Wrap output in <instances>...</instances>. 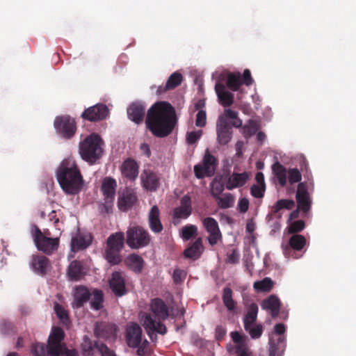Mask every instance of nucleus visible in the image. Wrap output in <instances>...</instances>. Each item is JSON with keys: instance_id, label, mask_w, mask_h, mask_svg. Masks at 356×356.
I'll use <instances>...</instances> for the list:
<instances>
[{"instance_id": "nucleus-14", "label": "nucleus", "mask_w": 356, "mask_h": 356, "mask_svg": "<svg viewBox=\"0 0 356 356\" xmlns=\"http://www.w3.org/2000/svg\"><path fill=\"white\" fill-rule=\"evenodd\" d=\"M217 140L220 145H227L232 139V131L227 118L219 116L217 122Z\"/></svg>"}, {"instance_id": "nucleus-58", "label": "nucleus", "mask_w": 356, "mask_h": 356, "mask_svg": "<svg viewBox=\"0 0 356 356\" xmlns=\"http://www.w3.org/2000/svg\"><path fill=\"white\" fill-rule=\"evenodd\" d=\"M207 122V114L205 111L200 110L196 115L195 124L197 127H203Z\"/></svg>"}, {"instance_id": "nucleus-28", "label": "nucleus", "mask_w": 356, "mask_h": 356, "mask_svg": "<svg viewBox=\"0 0 356 356\" xmlns=\"http://www.w3.org/2000/svg\"><path fill=\"white\" fill-rule=\"evenodd\" d=\"M280 306L281 302L275 295H270L261 303V307L263 309L270 311L273 318H276L279 315Z\"/></svg>"}, {"instance_id": "nucleus-39", "label": "nucleus", "mask_w": 356, "mask_h": 356, "mask_svg": "<svg viewBox=\"0 0 356 356\" xmlns=\"http://www.w3.org/2000/svg\"><path fill=\"white\" fill-rule=\"evenodd\" d=\"M54 312L60 321V323L66 327H69L71 324L68 312L64 308L63 306L59 303L56 302L54 306Z\"/></svg>"}, {"instance_id": "nucleus-1", "label": "nucleus", "mask_w": 356, "mask_h": 356, "mask_svg": "<svg viewBox=\"0 0 356 356\" xmlns=\"http://www.w3.org/2000/svg\"><path fill=\"white\" fill-rule=\"evenodd\" d=\"M145 124L154 136L165 138L172 132L177 124L175 110L168 102H158L147 111Z\"/></svg>"}, {"instance_id": "nucleus-62", "label": "nucleus", "mask_w": 356, "mask_h": 356, "mask_svg": "<svg viewBox=\"0 0 356 356\" xmlns=\"http://www.w3.org/2000/svg\"><path fill=\"white\" fill-rule=\"evenodd\" d=\"M186 277V273L184 270L176 268L173 272V281L175 283L177 284L184 280Z\"/></svg>"}, {"instance_id": "nucleus-13", "label": "nucleus", "mask_w": 356, "mask_h": 356, "mask_svg": "<svg viewBox=\"0 0 356 356\" xmlns=\"http://www.w3.org/2000/svg\"><path fill=\"white\" fill-rule=\"evenodd\" d=\"M108 114V109L104 104H97L86 109L81 117L90 122H97L105 119Z\"/></svg>"}, {"instance_id": "nucleus-56", "label": "nucleus", "mask_w": 356, "mask_h": 356, "mask_svg": "<svg viewBox=\"0 0 356 356\" xmlns=\"http://www.w3.org/2000/svg\"><path fill=\"white\" fill-rule=\"evenodd\" d=\"M265 187L254 184L250 188L251 195L256 198H261L264 195Z\"/></svg>"}, {"instance_id": "nucleus-61", "label": "nucleus", "mask_w": 356, "mask_h": 356, "mask_svg": "<svg viewBox=\"0 0 356 356\" xmlns=\"http://www.w3.org/2000/svg\"><path fill=\"white\" fill-rule=\"evenodd\" d=\"M242 84L249 86L252 84L253 79L251 72L248 69H245L241 75Z\"/></svg>"}, {"instance_id": "nucleus-27", "label": "nucleus", "mask_w": 356, "mask_h": 356, "mask_svg": "<svg viewBox=\"0 0 356 356\" xmlns=\"http://www.w3.org/2000/svg\"><path fill=\"white\" fill-rule=\"evenodd\" d=\"M182 80V74L179 72H175L168 79L165 86L158 87L156 94L161 95L168 90L175 89L181 83Z\"/></svg>"}, {"instance_id": "nucleus-23", "label": "nucleus", "mask_w": 356, "mask_h": 356, "mask_svg": "<svg viewBox=\"0 0 356 356\" xmlns=\"http://www.w3.org/2000/svg\"><path fill=\"white\" fill-rule=\"evenodd\" d=\"M143 186L150 191H154L159 186V178L156 173L149 169H145L140 175Z\"/></svg>"}, {"instance_id": "nucleus-31", "label": "nucleus", "mask_w": 356, "mask_h": 356, "mask_svg": "<svg viewBox=\"0 0 356 356\" xmlns=\"http://www.w3.org/2000/svg\"><path fill=\"white\" fill-rule=\"evenodd\" d=\"M272 172L277 179L280 186L284 187L287 183V172L286 168L279 161L275 162L272 165Z\"/></svg>"}, {"instance_id": "nucleus-40", "label": "nucleus", "mask_w": 356, "mask_h": 356, "mask_svg": "<svg viewBox=\"0 0 356 356\" xmlns=\"http://www.w3.org/2000/svg\"><path fill=\"white\" fill-rule=\"evenodd\" d=\"M211 194L214 197H218L225 190V177L221 176L220 177H216L211 183Z\"/></svg>"}, {"instance_id": "nucleus-35", "label": "nucleus", "mask_w": 356, "mask_h": 356, "mask_svg": "<svg viewBox=\"0 0 356 356\" xmlns=\"http://www.w3.org/2000/svg\"><path fill=\"white\" fill-rule=\"evenodd\" d=\"M123 246H108L106 251V259L111 265H116L121 262L122 258L120 254Z\"/></svg>"}, {"instance_id": "nucleus-17", "label": "nucleus", "mask_w": 356, "mask_h": 356, "mask_svg": "<svg viewBox=\"0 0 356 356\" xmlns=\"http://www.w3.org/2000/svg\"><path fill=\"white\" fill-rule=\"evenodd\" d=\"M122 176L131 181H134L139 173L138 163L131 158L125 159L120 167Z\"/></svg>"}, {"instance_id": "nucleus-57", "label": "nucleus", "mask_w": 356, "mask_h": 356, "mask_svg": "<svg viewBox=\"0 0 356 356\" xmlns=\"http://www.w3.org/2000/svg\"><path fill=\"white\" fill-rule=\"evenodd\" d=\"M305 227V222L302 220H298L292 222L289 227V231L290 233H296L302 231Z\"/></svg>"}, {"instance_id": "nucleus-48", "label": "nucleus", "mask_w": 356, "mask_h": 356, "mask_svg": "<svg viewBox=\"0 0 356 356\" xmlns=\"http://www.w3.org/2000/svg\"><path fill=\"white\" fill-rule=\"evenodd\" d=\"M204 246H188L184 252V256L186 258L197 259L202 254Z\"/></svg>"}, {"instance_id": "nucleus-47", "label": "nucleus", "mask_w": 356, "mask_h": 356, "mask_svg": "<svg viewBox=\"0 0 356 356\" xmlns=\"http://www.w3.org/2000/svg\"><path fill=\"white\" fill-rule=\"evenodd\" d=\"M215 199L221 209L230 208L234 202V197L231 193H225L222 196L219 195Z\"/></svg>"}, {"instance_id": "nucleus-34", "label": "nucleus", "mask_w": 356, "mask_h": 356, "mask_svg": "<svg viewBox=\"0 0 356 356\" xmlns=\"http://www.w3.org/2000/svg\"><path fill=\"white\" fill-rule=\"evenodd\" d=\"M258 306L255 303H252L243 318V326L245 330H248L249 326L253 325L257 318Z\"/></svg>"}, {"instance_id": "nucleus-53", "label": "nucleus", "mask_w": 356, "mask_h": 356, "mask_svg": "<svg viewBox=\"0 0 356 356\" xmlns=\"http://www.w3.org/2000/svg\"><path fill=\"white\" fill-rule=\"evenodd\" d=\"M197 232V227L195 225H187L182 228L181 235L185 240H189Z\"/></svg>"}, {"instance_id": "nucleus-24", "label": "nucleus", "mask_w": 356, "mask_h": 356, "mask_svg": "<svg viewBox=\"0 0 356 356\" xmlns=\"http://www.w3.org/2000/svg\"><path fill=\"white\" fill-rule=\"evenodd\" d=\"M269 345V356H281L286 348V338L284 336H272Z\"/></svg>"}, {"instance_id": "nucleus-18", "label": "nucleus", "mask_w": 356, "mask_h": 356, "mask_svg": "<svg viewBox=\"0 0 356 356\" xmlns=\"http://www.w3.org/2000/svg\"><path fill=\"white\" fill-rule=\"evenodd\" d=\"M137 200L136 192L131 188H126L119 194L118 200V209L122 211H127L134 205Z\"/></svg>"}, {"instance_id": "nucleus-45", "label": "nucleus", "mask_w": 356, "mask_h": 356, "mask_svg": "<svg viewBox=\"0 0 356 356\" xmlns=\"http://www.w3.org/2000/svg\"><path fill=\"white\" fill-rule=\"evenodd\" d=\"M259 128V123L254 120H249L248 123L243 127V136L245 138H250L254 136Z\"/></svg>"}, {"instance_id": "nucleus-46", "label": "nucleus", "mask_w": 356, "mask_h": 356, "mask_svg": "<svg viewBox=\"0 0 356 356\" xmlns=\"http://www.w3.org/2000/svg\"><path fill=\"white\" fill-rule=\"evenodd\" d=\"M284 254L287 258L298 259L305 246H282Z\"/></svg>"}, {"instance_id": "nucleus-7", "label": "nucleus", "mask_w": 356, "mask_h": 356, "mask_svg": "<svg viewBox=\"0 0 356 356\" xmlns=\"http://www.w3.org/2000/svg\"><path fill=\"white\" fill-rule=\"evenodd\" d=\"M54 127L57 134L65 139L72 138L77 129L76 120L67 115L57 116Z\"/></svg>"}, {"instance_id": "nucleus-20", "label": "nucleus", "mask_w": 356, "mask_h": 356, "mask_svg": "<svg viewBox=\"0 0 356 356\" xmlns=\"http://www.w3.org/2000/svg\"><path fill=\"white\" fill-rule=\"evenodd\" d=\"M192 213V202L189 195H185L180 200V205L174 209L173 219H186Z\"/></svg>"}, {"instance_id": "nucleus-22", "label": "nucleus", "mask_w": 356, "mask_h": 356, "mask_svg": "<svg viewBox=\"0 0 356 356\" xmlns=\"http://www.w3.org/2000/svg\"><path fill=\"white\" fill-rule=\"evenodd\" d=\"M145 106L139 102L131 103L127 108V115L130 120L136 124H140L145 118Z\"/></svg>"}, {"instance_id": "nucleus-6", "label": "nucleus", "mask_w": 356, "mask_h": 356, "mask_svg": "<svg viewBox=\"0 0 356 356\" xmlns=\"http://www.w3.org/2000/svg\"><path fill=\"white\" fill-rule=\"evenodd\" d=\"M218 165V159L206 149L202 163L194 166V173L197 179L211 177L214 175Z\"/></svg>"}, {"instance_id": "nucleus-36", "label": "nucleus", "mask_w": 356, "mask_h": 356, "mask_svg": "<svg viewBox=\"0 0 356 356\" xmlns=\"http://www.w3.org/2000/svg\"><path fill=\"white\" fill-rule=\"evenodd\" d=\"M242 85L240 72H229L227 75L226 86L232 91H238Z\"/></svg>"}, {"instance_id": "nucleus-26", "label": "nucleus", "mask_w": 356, "mask_h": 356, "mask_svg": "<svg viewBox=\"0 0 356 356\" xmlns=\"http://www.w3.org/2000/svg\"><path fill=\"white\" fill-rule=\"evenodd\" d=\"M215 90L218 98L219 103L224 107H229L234 103V95L226 90L225 86L217 83L215 86Z\"/></svg>"}, {"instance_id": "nucleus-51", "label": "nucleus", "mask_w": 356, "mask_h": 356, "mask_svg": "<svg viewBox=\"0 0 356 356\" xmlns=\"http://www.w3.org/2000/svg\"><path fill=\"white\" fill-rule=\"evenodd\" d=\"M124 234L122 232L112 234L106 241V245H124Z\"/></svg>"}, {"instance_id": "nucleus-43", "label": "nucleus", "mask_w": 356, "mask_h": 356, "mask_svg": "<svg viewBox=\"0 0 356 356\" xmlns=\"http://www.w3.org/2000/svg\"><path fill=\"white\" fill-rule=\"evenodd\" d=\"M232 290L229 287H225L222 293V302L229 311H234L236 307V302L232 298Z\"/></svg>"}, {"instance_id": "nucleus-42", "label": "nucleus", "mask_w": 356, "mask_h": 356, "mask_svg": "<svg viewBox=\"0 0 356 356\" xmlns=\"http://www.w3.org/2000/svg\"><path fill=\"white\" fill-rule=\"evenodd\" d=\"M92 237L91 234L88 232H79L74 237H72L70 245H91Z\"/></svg>"}, {"instance_id": "nucleus-29", "label": "nucleus", "mask_w": 356, "mask_h": 356, "mask_svg": "<svg viewBox=\"0 0 356 356\" xmlns=\"http://www.w3.org/2000/svg\"><path fill=\"white\" fill-rule=\"evenodd\" d=\"M90 297V293L88 289L83 286H78L74 296L72 302L73 308H81L88 301Z\"/></svg>"}, {"instance_id": "nucleus-9", "label": "nucleus", "mask_w": 356, "mask_h": 356, "mask_svg": "<svg viewBox=\"0 0 356 356\" xmlns=\"http://www.w3.org/2000/svg\"><path fill=\"white\" fill-rule=\"evenodd\" d=\"M150 241L149 234L142 227H131L127 231V245H149Z\"/></svg>"}, {"instance_id": "nucleus-52", "label": "nucleus", "mask_w": 356, "mask_h": 356, "mask_svg": "<svg viewBox=\"0 0 356 356\" xmlns=\"http://www.w3.org/2000/svg\"><path fill=\"white\" fill-rule=\"evenodd\" d=\"M245 330L249 333L252 339H256L260 338L262 335L263 326L261 324H254L249 326L248 330Z\"/></svg>"}, {"instance_id": "nucleus-41", "label": "nucleus", "mask_w": 356, "mask_h": 356, "mask_svg": "<svg viewBox=\"0 0 356 356\" xmlns=\"http://www.w3.org/2000/svg\"><path fill=\"white\" fill-rule=\"evenodd\" d=\"M49 337H48L47 344L42 343H35L31 346V352L35 356H49Z\"/></svg>"}, {"instance_id": "nucleus-54", "label": "nucleus", "mask_w": 356, "mask_h": 356, "mask_svg": "<svg viewBox=\"0 0 356 356\" xmlns=\"http://www.w3.org/2000/svg\"><path fill=\"white\" fill-rule=\"evenodd\" d=\"M240 254L236 249L232 250L231 252L227 253L225 262L231 264H238L239 261Z\"/></svg>"}, {"instance_id": "nucleus-64", "label": "nucleus", "mask_w": 356, "mask_h": 356, "mask_svg": "<svg viewBox=\"0 0 356 356\" xmlns=\"http://www.w3.org/2000/svg\"><path fill=\"white\" fill-rule=\"evenodd\" d=\"M1 330L4 334H10L15 330V327L10 322L3 321L1 324Z\"/></svg>"}, {"instance_id": "nucleus-3", "label": "nucleus", "mask_w": 356, "mask_h": 356, "mask_svg": "<svg viewBox=\"0 0 356 356\" xmlns=\"http://www.w3.org/2000/svg\"><path fill=\"white\" fill-rule=\"evenodd\" d=\"M151 314H145L143 325L147 334L152 338L154 332L164 335L167 332L165 325L161 322L170 316V310L163 300L159 298H154L149 304Z\"/></svg>"}, {"instance_id": "nucleus-55", "label": "nucleus", "mask_w": 356, "mask_h": 356, "mask_svg": "<svg viewBox=\"0 0 356 356\" xmlns=\"http://www.w3.org/2000/svg\"><path fill=\"white\" fill-rule=\"evenodd\" d=\"M97 351L100 353L101 356H116L115 352L103 342H99Z\"/></svg>"}, {"instance_id": "nucleus-49", "label": "nucleus", "mask_w": 356, "mask_h": 356, "mask_svg": "<svg viewBox=\"0 0 356 356\" xmlns=\"http://www.w3.org/2000/svg\"><path fill=\"white\" fill-rule=\"evenodd\" d=\"M295 206V202L293 200L282 199L278 200L273 207V212L277 213L281 209H286L291 210Z\"/></svg>"}, {"instance_id": "nucleus-21", "label": "nucleus", "mask_w": 356, "mask_h": 356, "mask_svg": "<svg viewBox=\"0 0 356 356\" xmlns=\"http://www.w3.org/2000/svg\"><path fill=\"white\" fill-rule=\"evenodd\" d=\"M109 286L116 296H122L127 293L125 280L121 272L115 271L111 275Z\"/></svg>"}, {"instance_id": "nucleus-38", "label": "nucleus", "mask_w": 356, "mask_h": 356, "mask_svg": "<svg viewBox=\"0 0 356 356\" xmlns=\"http://www.w3.org/2000/svg\"><path fill=\"white\" fill-rule=\"evenodd\" d=\"M273 281L268 277L253 284V288L257 293H268L273 289Z\"/></svg>"}, {"instance_id": "nucleus-4", "label": "nucleus", "mask_w": 356, "mask_h": 356, "mask_svg": "<svg viewBox=\"0 0 356 356\" xmlns=\"http://www.w3.org/2000/svg\"><path fill=\"white\" fill-rule=\"evenodd\" d=\"M102 145L103 141L98 134L88 136L79 145L81 157L90 163H95L103 153Z\"/></svg>"}, {"instance_id": "nucleus-60", "label": "nucleus", "mask_w": 356, "mask_h": 356, "mask_svg": "<svg viewBox=\"0 0 356 356\" xmlns=\"http://www.w3.org/2000/svg\"><path fill=\"white\" fill-rule=\"evenodd\" d=\"M306 238L300 234H296L291 237L288 245H306Z\"/></svg>"}, {"instance_id": "nucleus-59", "label": "nucleus", "mask_w": 356, "mask_h": 356, "mask_svg": "<svg viewBox=\"0 0 356 356\" xmlns=\"http://www.w3.org/2000/svg\"><path fill=\"white\" fill-rule=\"evenodd\" d=\"M202 133L201 130L188 133L186 138L187 143L190 145L195 143L200 138Z\"/></svg>"}, {"instance_id": "nucleus-11", "label": "nucleus", "mask_w": 356, "mask_h": 356, "mask_svg": "<svg viewBox=\"0 0 356 356\" xmlns=\"http://www.w3.org/2000/svg\"><path fill=\"white\" fill-rule=\"evenodd\" d=\"M31 234L35 245H59V237L53 236L49 229L42 232L37 225H32Z\"/></svg>"}, {"instance_id": "nucleus-37", "label": "nucleus", "mask_w": 356, "mask_h": 356, "mask_svg": "<svg viewBox=\"0 0 356 356\" xmlns=\"http://www.w3.org/2000/svg\"><path fill=\"white\" fill-rule=\"evenodd\" d=\"M127 266L136 273H140L143 267V259L136 254H130L126 259Z\"/></svg>"}, {"instance_id": "nucleus-63", "label": "nucleus", "mask_w": 356, "mask_h": 356, "mask_svg": "<svg viewBox=\"0 0 356 356\" xmlns=\"http://www.w3.org/2000/svg\"><path fill=\"white\" fill-rule=\"evenodd\" d=\"M231 337L232 341L236 344V347H238L240 345L246 346L243 337L238 332H232L231 333Z\"/></svg>"}, {"instance_id": "nucleus-10", "label": "nucleus", "mask_w": 356, "mask_h": 356, "mask_svg": "<svg viewBox=\"0 0 356 356\" xmlns=\"http://www.w3.org/2000/svg\"><path fill=\"white\" fill-rule=\"evenodd\" d=\"M297 207L307 216L312 206V199L308 192V186L306 182L298 184L296 194Z\"/></svg>"}, {"instance_id": "nucleus-19", "label": "nucleus", "mask_w": 356, "mask_h": 356, "mask_svg": "<svg viewBox=\"0 0 356 356\" xmlns=\"http://www.w3.org/2000/svg\"><path fill=\"white\" fill-rule=\"evenodd\" d=\"M202 223L207 232L209 234L208 238L209 245H216L222 236L218 222L213 218L207 217L203 219Z\"/></svg>"}, {"instance_id": "nucleus-12", "label": "nucleus", "mask_w": 356, "mask_h": 356, "mask_svg": "<svg viewBox=\"0 0 356 356\" xmlns=\"http://www.w3.org/2000/svg\"><path fill=\"white\" fill-rule=\"evenodd\" d=\"M117 326L112 323L97 321L94 326V334L98 339L105 340L116 338Z\"/></svg>"}, {"instance_id": "nucleus-8", "label": "nucleus", "mask_w": 356, "mask_h": 356, "mask_svg": "<svg viewBox=\"0 0 356 356\" xmlns=\"http://www.w3.org/2000/svg\"><path fill=\"white\" fill-rule=\"evenodd\" d=\"M116 187L117 183L113 178L106 177L103 179L101 191L104 197V202L102 205V211L106 213L112 212Z\"/></svg>"}, {"instance_id": "nucleus-44", "label": "nucleus", "mask_w": 356, "mask_h": 356, "mask_svg": "<svg viewBox=\"0 0 356 356\" xmlns=\"http://www.w3.org/2000/svg\"><path fill=\"white\" fill-rule=\"evenodd\" d=\"M90 307L95 310H99L103 307V293L101 290L95 289L90 294Z\"/></svg>"}, {"instance_id": "nucleus-16", "label": "nucleus", "mask_w": 356, "mask_h": 356, "mask_svg": "<svg viewBox=\"0 0 356 356\" xmlns=\"http://www.w3.org/2000/svg\"><path fill=\"white\" fill-rule=\"evenodd\" d=\"M127 345L131 348L138 347L142 340V329L135 323L127 325L125 334Z\"/></svg>"}, {"instance_id": "nucleus-32", "label": "nucleus", "mask_w": 356, "mask_h": 356, "mask_svg": "<svg viewBox=\"0 0 356 356\" xmlns=\"http://www.w3.org/2000/svg\"><path fill=\"white\" fill-rule=\"evenodd\" d=\"M98 341H92L88 336L85 335L83 337V341L81 344V349L83 356H94L95 350H97L99 345Z\"/></svg>"}, {"instance_id": "nucleus-25", "label": "nucleus", "mask_w": 356, "mask_h": 356, "mask_svg": "<svg viewBox=\"0 0 356 356\" xmlns=\"http://www.w3.org/2000/svg\"><path fill=\"white\" fill-rule=\"evenodd\" d=\"M148 223L150 229L154 233H161L163 229L160 219V210L157 205H154L148 213Z\"/></svg>"}, {"instance_id": "nucleus-5", "label": "nucleus", "mask_w": 356, "mask_h": 356, "mask_svg": "<svg viewBox=\"0 0 356 356\" xmlns=\"http://www.w3.org/2000/svg\"><path fill=\"white\" fill-rule=\"evenodd\" d=\"M65 334L60 327H53L49 334V356H79L75 349L70 350L63 342Z\"/></svg>"}, {"instance_id": "nucleus-30", "label": "nucleus", "mask_w": 356, "mask_h": 356, "mask_svg": "<svg viewBox=\"0 0 356 356\" xmlns=\"http://www.w3.org/2000/svg\"><path fill=\"white\" fill-rule=\"evenodd\" d=\"M31 266L38 274L44 275H46L49 266V261L44 256L33 255Z\"/></svg>"}, {"instance_id": "nucleus-15", "label": "nucleus", "mask_w": 356, "mask_h": 356, "mask_svg": "<svg viewBox=\"0 0 356 356\" xmlns=\"http://www.w3.org/2000/svg\"><path fill=\"white\" fill-rule=\"evenodd\" d=\"M223 176L225 188L229 191L243 187L250 179V174L247 172L228 173Z\"/></svg>"}, {"instance_id": "nucleus-33", "label": "nucleus", "mask_w": 356, "mask_h": 356, "mask_svg": "<svg viewBox=\"0 0 356 356\" xmlns=\"http://www.w3.org/2000/svg\"><path fill=\"white\" fill-rule=\"evenodd\" d=\"M67 275L70 280L78 281L84 276L83 268L81 264L77 261L70 263L67 269Z\"/></svg>"}, {"instance_id": "nucleus-2", "label": "nucleus", "mask_w": 356, "mask_h": 356, "mask_svg": "<svg viewBox=\"0 0 356 356\" xmlns=\"http://www.w3.org/2000/svg\"><path fill=\"white\" fill-rule=\"evenodd\" d=\"M56 177L66 194H78L83 188V177L75 161L72 159H65L60 163L56 170Z\"/></svg>"}, {"instance_id": "nucleus-50", "label": "nucleus", "mask_w": 356, "mask_h": 356, "mask_svg": "<svg viewBox=\"0 0 356 356\" xmlns=\"http://www.w3.org/2000/svg\"><path fill=\"white\" fill-rule=\"evenodd\" d=\"M288 180L290 185H293L296 183H300L302 179V175L300 171L296 168H289L287 172Z\"/></svg>"}]
</instances>
